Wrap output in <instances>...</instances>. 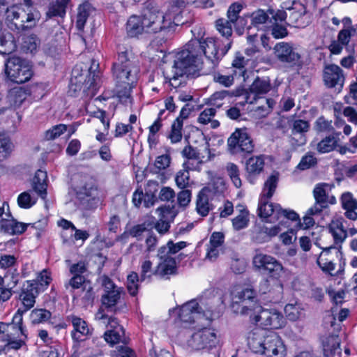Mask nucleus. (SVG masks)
I'll return each mask as SVG.
<instances>
[{
	"mask_svg": "<svg viewBox=\"0 0 357 357\" xmlns=\"http://www.w3.org/2000/svg\"><path fill=\"white\" fill-rule=\"evenodd\" d=\"M112 71L118 95L128 98L137 84L139 73V67L133 54L128 50L119 52Z\"/></svg>",
	"mask_w": 357,
	"mask_h": 357,
	"instance_id": "1",
	"label": "nucleus"
},
{
	"mask_svg": "<svg viewBox=\"0 0 357 357\" xmlns=\"http://www.w3.org/2000/svg\"><path fill=\"white\" fill-rule=\"evenodd\" d=\"M231 40L225 43L218 38H195L189 41V47L195 50L200 59L202 54H204L213 67H215L231 48Z\"/></svg>",
	"mask_w": 357,
	"mask_h": 357,
	"instance_id": "2",
	"label": "nucleus"
},
{
	"mask_svg": "<svg viewBox=\"0 0 357 357\" xmlns=\"http://www.w3.org/2000/svg\"><path fill=\"white\" fill-rule=\"evenodd\" d=\"M278 174L271 175L266 181L263 191L261 195L258 206V215L260 218L267 219L272 215H275L278 218L280 206L273 204L268 201L273 195L278 183Z\"/></svg>",
	"mask_w": 357,
	"mask_h": 357,
	"instance_id": "3",
	"label": "nucleus"
},
{
	"mask_svg": "<svg viewBox=\"0 0 357 357\" xmlns=\"http://www.w3.org/2000/svg\"><path fill=\"white\" fill-rule=\"evenodd\" d=\"M142 17L146 33H158L169 27L172 24V19L165 15L160 7L153 2H148Z\"/></svg>",
	"mask_w": 357,
	"mask_h": 357,
	"instance_id": "4",
	"label": "nucleus"
},
{
	"mask_svg": "<svg viewBox=\"0 0 357 357\" xmlns=\"http://www.w3.org/2000/svg\"><path fill=\"white\" fill-rule=\"evenodd\" d=\"M202 64L199 55L192 48L189 47V43L186 48L178 52L175 56L174 65L170 70L175 72L174 75H190L195 68H199Z\"/></svg>",
	"mask_w": 357,
	"mask_h": 357,
	"instance_id": "5",
	"label": "nucleus"
},
{
	"mask_svg": "<svg viewBox=\"0 0 357 357\" xmlns=\"http://www.w3.org/2000/svg\"><path fill=\"white\" fill-rule=\"evenodd\" d=\"M256 292L254 289L246 288L238 292L232 298L231 307L236 314L250 315L259 307L256 301Z\"/></svg>",
	"mask_w": 357,
	"mask_h": 357,
	"instance_id": "6",
	"label": "nucleus"
},
{
	"mask_svg": "<svg viewBox=\"0 0 357 357\" xmlns=\"http://www.w3.org/2000/svg\"><path fill=\"white\" fill-rule=\"evenodd\" d=\"M6 73L12 82L17 84L26 82L33 76L31 67L19 57H12L7 61Z\"/></svg>",
	"mask_w": 357,
	"mask_h": 357,
	"instance_id": "7",
	"label": "nucleus"
},
{
	"mask_svg": "<svg viewBox=\"0 0 357 357\" xmlns=\"http://www.w3.org/2000/svg\"><path fill=\"white\" fill-rule=\"evenodd\" d=\"M213 307L203 299H200L199 302L192 299L184 303L180 308L178 317L180 320L185 323H192L197 316L201 315L207 317L208 314L211 315Z\"/></svg>",
	"mask_w": 357,
	"mask_h": 357,
	"instance_id": "8",
	"label": "nucleus"
},
{
	"mask_svg": "<svg viewBox=\"0 0 357 357\" xmlns=\"http://www.w3.org/2000/svg\"><path fill=\"white\" fill-rule=\"evenodd\" d=\"M230 152L233 154L251 153L254 151V144L246 128L236 129L227 141Z\"/></svg>",
	"mask_w": 357,
	"mask_h": 357,
	"instance_id": "9",
	"label": "nucleus"
},
{
	"mask_svg": "<svg viewBox=\"0 0 357 357\" xmlns=\"http://www.w3.org/2000/svg\"><path fill=\"white\" fill-rule=\"evenodd\" d=\"M76 197L79 200L86 199L95 201L98 198V190L95 179L87 174H79L77 183L75 187Z\"/></svg>",
	"mask_w": 357,
	"mask_h": 357,
	"instance_id": "10",
	"label": "nucleus"
},
{
	"mask_svg": "<svg viewBox=\"0 0 357 357\" xmlns=\"http://www.w3.org/2000/svg\"><path fill=\"white\" fill-rule=\"evenodd\" d=\"M252 319L264 327L278 329L284 326L286 321L283 314L275 309H261Z\"/></svg>",
	"mask_w": 357,
	"mask_h": 357,
	"instance_id": "11",
	"label": "nucleus"
},
{
	"mask_svg": "<svg viewBox=\"0 0 357 357\" xmlns=\"http://www.w3.org/2000/svg\"><path fill=\"white\" fill-rule=\"evenodd\" d=\"M217 342L216 334L209 328H204L192 334L188 344L194 350L212 348Z\"/></svg>",
	"mask_w": 357,
	"mask_h": 357,
	"instance_id": "12",
	"label": "nucleus"
},
{
	"mask_svg": "<svg viewBox=\"0 0 357 357\" xmlns=\"http://www.w3.org/2000/svg\"><path fill=\"white\" fill-rule=\"evenodd\" d=\"M275 57L282 63L296 65L301 59V55L288 43L280 42L273 47Z\"/></svg>",
	"mask_w": 357,
	"mask_h": 357,
	"instance_id": "13",
	"label": "nucleus"
},
{
	"mask_svg": "<svg viewBox=\"0 0 357 357\" xmlns=\"http://www.w3.org/2000/svg\"><path fill=\"white\" fill-rule=\"evenodd\" d=\"M252 262L257 269L267 271L273 276L279 275L283 270L282 264L270 255L257 254L253 257Z\"/></svg>",
	"mask_w": 357,
	"mask_h": 357,
	"instance_id": "14",
	"label": "nucleus"
},
{
	"mask_svg": "<svg viewBox=\"0 0 357 357\" xmlns=\"http://www.w3.org/2000/svg\"><path fill=\"white\" fill-rule=\"evenodd\" d=\"M24 8L19 6H13L7 8L6 12V22L10 29L17 33L24 31Z\"/></svg>",
	"mask_w": 357,
	"mask_h": 357,
	"instance_id": "15",
	"label": "nucleus"
},
{
	"mask_svg": "<svg viewBox=\"0 0 357 357\" xmlns=\"http://www.w3.org/2000/svg\"><path fill=\"white\" fill-rule=\"evenodd\" d=\"M264 355L269 357H284L286 347L281 337L275 332L268 331Z\"/></svg>",
	"mask_w": 357,
	"mask_h": 357,
	"instance_id": "16",
	"label": "nucleus"
},
{
	"mask_svg": "<svg viewBox=\"0 0 357 357\" xmlns=\"http://www.w3.org/2000/svg\"><path fill=\"white\" fill-rule=\"evenodd\" d=\"M324 81L329 88L335 86L342 88L344 82L342 70L335 64L326 66L324 71Z\"/></svg>",
	"mask_w": 357,
	"mask_h": 357,
	"instance_id": "17",
	"label": "nucleus"
},
{
	"mask_svg": "<svg viewBox=\"0 0 357 357\" xmlns=\"http://www.w3.org/2000/svg\"><path fill=\"white\" fill-rule=\"evenodd\" d=\"M271 89V85L268 77H257L249 88L250 92L255 94L252 100L247 90L241 89V91L243 93V95H245V102L252 104L256 100L257 95L265 94Z\"/></svg>",
	"mask_w": 357,
	"mask_h": 357,
	"instance_id": "18",
	"label": "nucleus"
},
{
	"mask_svg": "<svg viewBox=\"0 0 357 357\" xmlns=\"http://www.w3.org/2000/svg\"><path fill=\"white\" fill-rule=\"evenodd\" d=\"M268 331L257 329L251 331L248 336V346L254 353L263 354L266 351V341Z\"/></svg>",
	"mask_w": 357,
	"mask_h": 357,
	"instance_id": "19",
	"label": "nucleus"
},
{
	"mask_svg": "<svg viewBox=\"0 0 357 357\" xmlns=\"http://www.w3.org/2000/svg\"><path fill=\"white\" fill-rule=\"evenodd\" d=\"M38 294L37 283L33 281H26L23 284L20 299L22 301L25 310H29L34 306Z\"/></svg>",
	"mask_w": 357,
	"mask_h": 357,
	"instance_id": "20",
	"label": "nucleus"
},
{
	"mask_svg": "<svg viewBox=\"0 0 357 357\" xmlns=\"http://www.w3.org/2000/svg\"><path fill=\"white\" fill-rule=\"evenodd\" d=\"M67 320L72 323L73 327V331L71 333L73 340L84 341L91 334L87 323L82 318L75 315H70L67 317Z\"/></svg>",
	"mask_w": 357,
	"mask_h": 357,
	"instance_id": "21",
	"label": "nucleus"
},
{
	"mask_svg": "<svg viewBox=\"0 0 357 357\" xmlns=\"http://www.w3.org/2000/svg\"><path fill=\"white\" fill-rule=\"evenodd\" d=\"M342 218L333 220L328 225L329 232L331 234L335 245H339L341 247L342 243L345 241L348 236Z\"/></svg>",
	"mask_w": 357,
	"mask_h": 357,
	"instance_id": "22",
	"label": "nucleus"
},
{
	"mask_svg": "<svg viewBox=\"0 0 357 357\" xmlns=\"http://www.w3.org/2000/svg\"><path fill=\"white\" fill-rule=\"evenodd\" d=\"M340 202L342 208L345 210V217L351 220H357V200L354 198L352 194L349 192L343 193Z\"/></svg>",
	"mask_w": 357,
	"mask_h": 357,
	"instance_id": "23",
	"label": "nucleus"
},
{
	"mask_svg": "<svg viewBox=\"0 0 357 357\" xmlns=\"http://www.w3.org/2000/svg\"><path fill=\"white\" fill-rule=\"evenodd\" d=\"M264 167V160L260 156L252 157L246 162L248 179L251 183H255L256 176L259 175Z\"/></svg>",
	"mask_w": 357,
	"mask_h": 357,
	"instance_id": "24",
	"label": "nucleus"
},
{
	"mask_svg": "<svg viewBox=\"0 0 357 357\" xmlns=\"http://www.w3.org/2000/svg\"><path fill=\"white\" fill-rule=\"evenodd\" d=\"M124 293L123 288L114 289V290L105 293L101 298L102 305L107 311L116 312L121 295Z\"/></svg>",
	"mask_w": 357,
	"mask_h": 357,
	"instance_id": "25",
	"label": "nucleus"
},
{
	"mask_svg": "<svg viewBox=\"0 0 357 357\" xmlns=\"http://www.w3.org/2000/svg\"><path fill=\"white\" fill-rule=\"evenodd\" d=\"M27 225L17 222L13 218L10 220L2 219L0 221L1 231L12 235L22 234L26 229Z\"/></svg>",
	"mask_w": 357,
	"mask_h": 357,
	"instance_id": "26",
	"label": "nucleus"
},
{
	"mask_svg": "<svg viewBox=\"0 0 357 357\" xmlns=\"http://www.w3.org/2000/svg\"><path fill=\"white\" fill-rule=\"evenodd\" d=\"M47 173L42 170H38L33 178L32 187L41 198L45 199L47 195Z\"/></svg>",
	"mask_w": 357,
	"mask_h": 357,
	"instance_id": "27",
	"label": "nucleus"
},
{
	"mask_svg": "<svg viewBox=\"0 0 357 357\" xmlns=\"http://www.w3.org/2000/svg\"><path fill=\"white\" fill-rule=\"evenodd\" d=\"M126 31L130 37H136L144 32L146 33V28L144 26L143 17L131 16L126 24Z\"/></svg>",
	"mask_w": 357,
	"mask_h": 357,
	"instance_id": "28",
	"label": "nucleus"
},
{
	"mask_svg": "<svg viewBox=\"0 0 357 357\" xmlns=\"http://www.w3.org/2000/svg\"><path fill=\"white\" fill-rule=\"evenodd\" d=\"M26 91L21 86H16L8 91L6 100L10 107H20L27 97Z\"/></svg>",
	"mask_w": 357,
	"mask_h": 357,
	"instance_id": "29",
	"label": "nucleus"
},
{
	"mask_svg": "<svg viewBox=\"0 0 357 357\" xmlns=\"http://www.w3.org/2000/svg\"><path fill=\"white\" fill-rule=\"evenodd\" d=\"M204 151L207 154L206 157L199 153L197 149L193 148L192 146H187L183 149L182 154L185 158H187L188 159L197 160H198L199 164H202L205 162L211 160L212 158L208 145L206 146Z\"/></svg>",
	"mask_w": 357,
	"mask_h": 357,
	"instance_id": "30",
	"label": "nucleus"
},
{
	"mask_svg": "<svg viewBox=\"0 0 357 357\" xmlns=\"http://www.w3.org/2000/svg\"><path fill=\"white\" fill-rule=\"evenodd\" d=\"M40 19V12L33 6L24 8V31L34 28Z\"/></svg>",
	"mask_w": 357,
	"mask_h": 357,
	"instance_id": "31",
	"label": "nucleus"
},
{
	"mask_svg": "<svg viewBox=\"0 0 357 357\" xmlns=\"http://www.w3.org/2000/svg\"><path fill=\"white\" fill-rule=\"evenodd\" d=\"M70 0H55L50 4L46 16L47 18L60 17L63 18L66 13V8Z\"/></svg>",
	"mask_w": 357,
	"mask_h": 357,
	"instance_id": "32",
	"label": "nucleus"
},
{
	"mask_svg": "<svg viewBox=\"0 0 357 357\" xmlns=\"http://www.w3.org/2000/svg\"><path fill=\"white\" fill-rule=\"evenodd\" d=\"M208 195L220 196L227 190L226 183L223 178H215L205 188L202 189Z\"/></svg>",
	"mask_w": 357,
	"mask_h": 357,
	"instance_id": "33",
	"label": "nucleus"
},
{
	"mask_svg": "<svg viewBox=\"0 0 357 357\" xmlns=\"http://www.w3.org/2000/svg\"><path fill=\"white\" fill-rule=\"evenodd\" d=\"M216 109L210 107L204 109L199 115L197 122L202 125L210 124V127L213 129L220 126V122L213 119L216 114Z\"/></svg>",
	"mask_w": 357,
	"mask_h": 357,
	"instance_id": "34",
	"label": "nucleus"
},
{
	"mask_svg": "<svg viewBox=\"0 0 357 357\" xmlns=\"http://www.w3.org/2000/svg\"><path fill=\"white\" fill-rule=\"evenodd\" d=\"M176 272V265L174 259H167L162 260L159 263L155 270V275L161 278L167 275L175 274Z\"/></svg>",
	"mask_w": 357,
	"mask_h": 357,
	"instance_id": "35",
	"label": "nucleus"
},
{
	"mask_svg": "<svg viewBox=\"0 0 357 357\" xmlns=\"http://www.w3.org/2000/svg\"><path fill=\"white\" fill-rule=\"evenodd\" d=\"M356 33V29L352 26L348 29H343L339 31L337 35V40L344 45L347 52L350 54H354L355 46L353 44H349L351 36Z\"/></svg>",
	"mask_w": 357,
	"mask_h": 357,
	"instance_id": "36",
	"label": "nucleus"
},
{
	"mask_svg": "<svg viewBox=\"0 0 357 357\" xmlns=\"http://www.w3.org/2000/svg\"><path fill=\"white\" fill-rule=\"evenodd\" d=\"M208 196L201 190L197 197L196 210L203 217L206 216L212 209V206L208 202Z\"/></svg>",
	"mask_w": 357,
	"mask_h": 357,
	"instance_id": "37",
	"label": "nucleus"
},
{
	"mask_svg": "<svg viewBox=\"0 0 357 357\" xmlns=\"http://www.w3.org/2000/svg\"><path fill=\"white\" fill-rule=\"evenodd\" d=\"M183 169L177 172L175 181L178 187L184 189L188 187L190 181L189 170L193 169L192 164L190 161L183 163Z\"/></svg>",
	"mask_w": 357,
	"mask_h": 357,
	"instance_id": "38",
	"label": "nucleus"
},
{
	"mask_svg": "<svg viewBox=\"0 0 357 357\" xmlns=\"http://www.w3.org/2000/svg\"><path fill=\"white\" fill-rule=\"evenodd\" d=\"M92 10V7L89 2H84L79 5L78 7V12L77 15L76 27L78 30L82 31L84 29L85 23L90 15Z\"/></svg>",
	"mask_w": 357,
	"mask_h": 357,
	"instance_id": "39",
	"label": "nucleus"
},
{
	"mask_svg": "<svg viewBox=\"0 0 357 357\" xmlns=\"http://www.w3.org/2000/svg\"><path fill=\"white\" fill-rule=\"evenodd\" d=\"M239 213L232 219V225L236 231H239L248 227L250 222L249 211L243 206H238Z\"/></svg>",
	"mask_w": 357,
	"mask_h": 357,
	"instance_id": "40",
	"label": "nucleus"
},
{
	"mask_svg": "<svg viewBox=\"0 0 357 357\" xmlns=\"http://www.w3.org/2000/svg\"><path fill=\"white\" fill-rule=\"evenodd\" d=\"M158 183L155 181H149L145 188L143 202L145 207L153 206L155 201V192L158 190Z\"/></svg>",
	"mask_w": 357,
	"mask_h": 357,
	"instance_id": "41",
	"label": "nucleus"
},
{
	"mask_svg": "<svg viewBox=\"0 0 357 357\" xmlns=\"http://www.w3.org/2000/svg\"><path fill=\"white\" fill-rule=\"evenodd\" d=\"M340 349V340L337 336H329L323 341V351L326 357H332Z\"/></svg>",
	"mask_w": 357,
	"mask_h": 357,
	"instance_id": "42",
	"label": "nucleus"
},
{
	"mask_svg": "<svg viewBox=\"0 0 357 357\" xmlns=\"http://www.w3.org/2000/svg\"><path fill=\"white\" fill-rule=\"evenodd\" d=\"M337 146V140L334 136H328L321 140L317 145V150L320 153H329Z\"/></svg>",
	"mask_w": 357,
	"mask_h": 357,
	"instance_id": "43",
	"label": "nucleus"
},
{
	"mask_svg": "<svg viewBox=\"0 0 357 357\" xmlns=\"http://www.w3.org/2000/svg\"><path fill=\"white\" fill-rule=\"evenodd\" d=\"M125 332L123 328L109 329L104 334L105 340L113 345L123 341Z\"/></svg>",
	"mask_w": 357,
	"mask_h": 357,
	"instance_id": "44",
	"label": "nucleus"
},
{
	"mask_svg": "<svg viewBox=\"0 0 357 357\" xmlns=\"http://www.w3.org/2000/svg\"><path fill=\"white\" fill-rule=\"evenodd\" d=\"M249 59H245V57L239 52L236 54L235 58L232 61V67L237 70L234 71L235 75L238 74L245 78L247 73L245 66L248 64Z\"/></svg>",
	"mask_w": 357,
	"mask_h": 357,
	"instance_id": "45",
	"label": "nucleus"
},
{
	"mask_svg": "<svg viewBox=\"0 0 357 357\" xmlns=\"http://www.w3.org/2000/svg\"><path fill=\"white\" fill-rule=\"evenodd\" d=\"M149 227L151 229L153 227L151 222H144L132 227L127 231V234L132 237L136 238L137 240L140 241L142 239L143 233L149 230Z\"/></svg>",
	"mask_w": 357,
	"mask_h": 357,
	"instance_id": "46",
	"label": "nucleus"
},
{
	"mask_svg": "<svg viewBox=\"0 0 357 357\" xmlns=\"http://www.w3.org/2000/svg\"><path fill=\"white\" fill-rule=\"evenodd\" d=\"M89 281L84 276H73L65 284L66 289L70 288V291L73 292L75 289L82 288L83 290L86 289V284Z\"/></svg>",
	"mask_w": 357,
	"mask_h": 357,
	"instance_id": "47",
	"label": "nucleus"
},
{
	"mask_svg": "<svg viewBox=\"0 0 357 357\" xmlns=\"http://www.w3.org/2000/svg\"><path fill=\"white\" fill-rule=\"evenodd\" d=\"M231 22L225 19H219L216 21V27L218 31L223 37H225V43H227V40H230L229 37L231 36Z\"/></svg>",
	"mask_w": 357,
	"mask_h": 357,
	"instance_id": "48",
	"label": "nucleus"
},
{
	"mask_svg": "<svg viewBox=\"0 0 357 357\" xmlns=\"http://www.w3.org/2000/svg\"><path fill=\"white\" fill-rule=\"evenodd\" d=\"M226 171L234 185L236 188H240L242 183L240 178V171L238 167L234 163L229 162L226 165Z\"/></svg>",
	"mask_w": 357,
	"mask_h": 357,
	"instance_id": "49",
	"label": "nucleus"
},
{
	"mask_svg": "<svg viewBox=\"0 0 357 357\" xmlns=\"http://www.w3.org/2000/svg\"><path fill=\"white\" fill-rule=\"evenodd\" d=\"M11 34L3 35L0 33V54H6L10 53L15 49Z\"/></svg>",
	"mask_w": 357,
	"mask_h": 357,
	"instance_id": "50",
	"label": "nucleus"
},
{
	"mask_svg": "<svg viewBox=\"0 0 357 357\" xmlns=\"http://www.w3.org/2000/svg\"><path fill=\"white\" fill-rule=\"evenodd\" d=\"M157 211L159 212L160 220H165L168 222L172 221L178 213L175 205L163 206L158 208Z\"/></svg>",
	"mask_w": 357,
	"mask_h": 357,
	"instance_id": "51",
	"label": "nucleus"
},
{
	"mask_svg": "<svg viewBox=\"0 0 357 357\" xmlns=\"http://www.w3.org/2000/svg\"><path fill=\"white\" fill-rule=\"evenodd\" d=\"M324 255H325L321 254L317 259V264L324 272L328 273L331 275H337L343 271V270H340L337 273H333V271L335 270V264L332 261L324 258Z\"/></svg>",
	"mask_w": 357,
	"mask_h": 357,
	"instance_id": "52",
	"label": "nucleus"
},
{
	"mask_svg": "<svg viewBox=\"0 0 357 357\" xmlns=\"http://www.w3.org/2000/svg\"><path fill=\"white\" fill-rule=\"evenodd\" d=\"M30 316L33 324H39L48 321L52 314L49 310L40 308L33 310Z\"/></svg>",
	"mask_w": 357,
	"mask_h": 357,
	"instance_id": "53",
	"label": "nucleus"
},
{
	"mask_svg": "<svg viewBox=\"0 0 357 357\" xmlns=\"http://www.w3.org/2000/svg\"><path fill=\"white\" fill-rule=\"evenodd\" d=\"M182 128L183 124L179 123L178 120H174L171 126V130L168 135V138L170 139L172 143H177L182 139Z\"/></svg>",
	"mask_w": 357,
	"mask_h": 357,
	"instance_id": "54",
	"label": "nucleus"
},
{
	"mask_svg": "<svg viewBox=\"0 0 357 357\" xmlns=\"http://www.w3.org/2000/svg\"><path fill=\"white\" fill-rule=\"evenodd\" d=\"M27 310L18 309L15 315L13 317V320L11 323H9L10 325H13V328H17L20 331L22 336L24 337L25 339H27V334L26 330L23 327V314Z\"/></svg>",
	"mask_w": 357,
	"mask_h": 357,
	"instance_id": "55",
	"label": "nucleus"
},
{
	"mask_svg": "<svg viewBox=\"0 0 357 357\" xmlns=\"http://www.w3.org/2000/svg\"><path fill=\"white\" fill-rule=\"evenodd\" d=\"M140 278L136 272H132L127 277V289L132 296H135L138 293L139 282Z\"/></svg>",
	"mask_w": 357,
	"mask_h": 357,
	"instance_id": "56",
	"label": "nucleus"
},
{
	"mask_svg": "<svg viewBox=\"0 0 357 357\" xmlns=\"http://www.w3.org/2000/svg\"><path fill=\"white\" fill-rule=\"evenodd\" d=\"M98 63L96 61L92 59L91 64L88 69V80H84L86 82V86H87L89 89L92 88L93 89L96 85V79L98 77V75L96 73V70L98 68Z\"/></svg>",
	"mask_w": 357,
	"mask_h": 357,
	"instance_id": "57",
	"label": "nucleus"
},
{
	"mask_svg": "<svg viewBox=\"0 0 357 357\" xmlns=\"http://www.w3.org/2000/svg\"><path fill=\"white\" fill-rule=\"evenodd\" d=\"M67 130L65 124H59L53 126L45 132L44 138L46 140H54L60 137Z\"/></svg>",
	"mask_w": 357,
	"mask_h": 357,
	"instance_id": "58",
	"label": "nucleus"
},
{
	"mask_svg": "<svg viewBox=\"0 0 357 357\" xmlns=\"http://www.w3.org/2000/svg\"><path fill=\"white\" fill-rule=\"evenodd\" d=\"M163 74L165 76V82H169V86H171L172 87H173L174 89H176L181 84V83H182L181 79L185 76V75L176 76V75H174L175 72H174V70H166L163 72Z\"/></svg>",
	"mask_w": 357,
	"mask_h": 357,
	"instance_id": "59",
	"label": "nucleus"
},
{
	"mask_svg": "<svg viewBox=\"0 0 357 357\" xmlns=\"http://www.w3.org/2000/svg\"><path fill=\"white\" fill-rule=\"evenodd\" d=\"M317 162V158L311 152L307 153L301 160L297 168L301 170H305L314 166Z\"/></svg>",
	"mask_w": 357,
	"mask_h": 357,
	"instance_id": "60",
	"label": "nucleus"
},
{
	"mask_svg": "<svg viewBox=\"0 0 357 357\" xmlns=\"http://www.w3.org/2000/svg\"><path fill=\"white\" fill-rule=\"evenodd\" d=\"M324 186V185L323 184L316 185L313 190V195L315 202H317L318 204L328 206V196Z\"/></svg>",
	"mask_w": 357,
	"mask_h": 357,
	"instance_id": "61",
	"label": "nucleus"
},
{
	"mask_svg": "<svg viewBox=\"0 0 357 357\" xmlns=\"http://www.w3.org/2000/svg\"><path fill=\"white\" fill-rule=\"evenodd\" d=\"M213 79L215 83H218L225 87L231 86L234 82V76L232 75H222L220 73H215L213 75Z\"/></svg>",
	"mask_w": 357,
	"mask_h": 357,
	"instance_id": "62",
	"label": "nucleus"
},
{
	"mask_svg": "<svg viewBox=\"0 0 357 357\" xmlns=\"http://www.w3.org/2000/svg\"><path fill=\"white\" fill-rule=\"evenodd\" d=\"M155 270L152 268V262L150 260H146L141 265L140 282L146 279H151L154 273Z\"/></svg>",
	"mask_w": 357,
	"mask_h": 357,
	"instance_id": "63",
	"label": "nucleus"
},
{
	"mask_svg": "<svg viewBox=\"0 0 357 357\" xmlns=\"http://www.w3.org/2000/svg\"><path fill=\"white\" fill-rule=\"evenodd\" d=\"M309 123L307 121L304 120H295L292 123V129L291 132L294 135H297L298 134H304L309 129Z\"/></svg>",
	"mask_w": 357,
	"mask_h": 357,
	"instance_id": "64",
	"label": "nucleus"
}]
</instances>
